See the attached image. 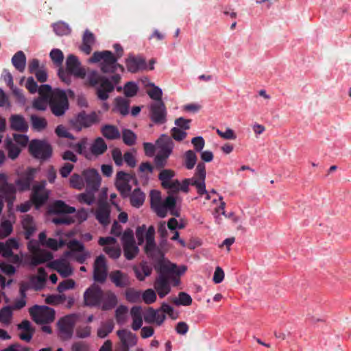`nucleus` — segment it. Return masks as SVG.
<instances>
[{"label":"nucleus","instance_id":"1","mask_svg":"<svg viewBox=\"0 0 351 351\" xmlns=\"http://www.w3.org/2000/svg\"><path fill=\"white\" fill-rule=\"evenodd\" d=\"M119 74L112 75L110 80L105 76L100 75L97 71H92L87 75L88 84L93 87L99 84L96 88V95L99 99L106 101L109 97V93L114 89V85L121 81Z\"/></svg>","mask_w":351,"mask_h":351},{"label":"nucleus","instance_id":"2","mask_svg":"<svg viewBox=\"0 0 351 351\" xmlns=\"http://www.w3.org/2000/svg\"><path fill=\"white\" fill-rule=\"evenodd\" d=\"M157 268L158 271H156L158 276L154 282V287L158 296L163 298L171 291L169 280L172 278V276H179L182 275L186 271V268L184 266L180 268H178V267H167L164 265H159Z\"/></svg>","mask_w":351,"mask_h":351},{"label":"nucleus","instance_id":"3","mask_svg":"<svg viewBox=\"0 0 351 351\" xmlns=\"http://www.w3.org/2000/svg\"><path fill=\"white\" fill-rule=\"evenodd\" d=\"M117 58L110 51H95L90 58L93 63L100 62V69L104 73L116 74L117 69L124 71L123 65L117 62Z\"/></svg>","mask_w":351,"mask_h":351},{"label":"nucleus","instance_id":"4","mask_svg":"<svg viewBox=\"0 0 351 351\" xmlns=\"http://www.w3.org/2000/svg\"><path fill=\"white\" fill-rule=\"evenodd\" d=\"M206 175V171L204 163H198L194 176L189 179H184L182 184H180V190L188 193L189 186L192 185L195 186L199 195H203L204 193H206L205 184Z\"/></svg>","mask_w":351,"mask_h":351},{"label":"nucleus","instance_id":"5","mask_svg":"<svg viewBox=\"0 0 351 351\" xmlns=\"http://www.w3.org/2000/svg\"><path fill=\"white\" fill-rule=\"evenodd\" d=\"M48 103L51 112L58 117L64 115L69 108L67 95L63 90L60 89L54 90V93L51 98H49Z\"/></svg>","mask_w":351,"mask_h":351},{"label":"nucleus","instance_id":"6","mask_svg":"<svg viewBox=\"0 0 351 351\" xmlns=\"http://www.w3.org/2000/svg\"><path fill=\"white\" fill-rule=\"evenodd\" d=\"M29 152L35 158L47 160L53 153L51 145L45 141L32 140L29 144Z\"/></svg>","mask_w":351,"mask_h":351},{"label":"nucleus","instance_id":"7","mask_svg":"<svg viewBox=\"0 0 351 351\" xmlns=\"http://www.w3.org/2000/svg\"><path fill=\"white\" fill-rule=\"evenodd\" d=\"M99 122V118L95 112L87 114L84 110L81 111L70 120L71 127L78 132L82 128H90Z\"/></svg>","mask_w":351,"mask_h":351},{"label":"nucleus","instance_id":"8","mask_svg":"<svg viewBox=\"0 0 351 351\" xmlns=\"http://www.w3.org/2000/svg\"><path fill=\"white\" fill-rule=\"evenodd\" d=\"M138 184L137 179L134 173H128L123 171H118L116 175L115 186L123 198L128 197L132 191L130 182Z\"/></svg>","mask_w":351,"mask_h":351},{"label":"nucleus","instance_id":"9","mask_svg":"<svg viewBox=\"0 0 351 351\" xmlns=\"http://www.w3.org/2000/svg\"><path fill=\"white\" fill-rule=\"evenodd\" d=\"M29 312L37 324H48L55 319V311L47 306L34 305L29 308Z\"/></svg>","mask_w":351,"mask_h":351},{"label":"nucleus","instance_id":"10","mask_svg":"<svg viewBox=\"0 0 351 351\" xmlns=\"http://www.w3.org/2000/svg\"><path fill=\"white\" fill-rule=\"evenodd\" d=\"M121 241L123 247V253L126 259H134L138 253V247L136 245L133 231L127 229L121 237Z\"/></svg>","mask_w":351,"mask_h":351},{"label":"nucleus","instance_id":"11","mask_svg":"<svg viewBox=\"0 0 351 351\" xmlns=\"http://www.w3.org/2000/svg\"><path fill=\"white\" fill-rule=\"evenodd\" d=\"M0 193L8 206L11 208L16 199V187L14 184L8 182V176L4 173H0Z\"/></svg>","mask_w":351,"mask_h":351},{"label":"nucleus","instance_id":"12","mask_svg":"<svg viewBox=\"0 0 351 351\" xmlns=\"http://www.w3.org/2000/svg\"><path fill=\"white\" fill-rule=\"evenodd\" d=\"M47 182L42 180L32 186L31 201L38 208L45 204L49 199V191L46 189Z\"/></svg>","mask_w":351,"mask_h":351},{"label":"nucleus","instance_id":"13","mask_svg":"<svg viewBox=\"0 0 351 351\" xmlns=\"http://www.w3.org/2000/svg\"><path fill=\"white\" fill-rule=\"evenodd\" d=\"M36 169L28 167L25 171L19 174L18 178L15 180V185L17 186L16 191L24 192L29 191L36 178Z\"/></svg>","mask_w":351,"mask_h":351},{"label":"nucleus","instance_id":"14","mask_svg":"<svg viewBox=\"0 0 351 351\" xmlns=\"http://www.w3.org/2000/svg\"><path fill=\"white\" fill-rule=\"evenodd\" d=\"M102 289L97 285H92L84 293V305L88 307H99L101 305Z\"/></svg>","mask_w":351,"mask_h":351},{"label":"nucleus","instance_id":"15","mask_svg":"<svg viewBox=\"0 0 351 351\" xmlns=\"http://www.w3.org/2000/svg\"><path fill=\"white\" fill-rule=\"evenodd\" d=\"M167 111L163 101H155L149 107V118L157 125H162L167 121Z\"/></svg>","mask_w":351,"mask_h":351},{"label":"nucleus","instance_id":"16","mask_svg":"<svg viewBox=\"0 0 351 351\" xmlns=\"http://www.w3.org/2000/svg\"><path fill=\"white\" fill-rule=\"evenodd\" d=\"M145 250L147 255L155 261L154 267L156 271H158L157 267L162 265H164L167 267H177L176 264L171 263L170 261L165 258L164 253L157 247L156 245H154L153 248H146Z\"/></svg>","mask_w":351,"mask_h":351},{"label":"nucleus","instance_id":"17","mask_svg":"<svg viewBox=\"0 0 351 351\" xmlns=\"http://www.w3.org/2000/svg\"><path fill=\"white\" fill-rule=\"evenodd\" d=\"M93 278L95 281L103 283L107 278V265L104 255L97 256L94 263Z\"/></svg>","mask_w":351,"mask_h":351},{"label":"nucleus","instance_id":"18","mask_svg":"<svg viewBox=\"0 0 351 351\" xmlns=\"http://www.w3.org/2000/svg\"><path fill=\"white\" fill-rule=\"evenodd\" d=\"M66 69L69 73L75 77L80 78L86 77L85 69L81 66V63L78 58L73 54L69 55L66 58Z\"/></svg>","mask_w":351,"mask_h":351},{"label":"nucleus","instance_id":"19","mask_svg":"<svg viewBox=\"0 0 351 351\" xmlns=\"http://www.w3.org/2000/svg\"><path fill=\"white\" fill-rule=\"evenodd\" d=\"M74 321L73 316H66L58 322L59 337L62 340H68L72 337Z\"/></svg>","mask_w":351,"mask_h":351},{"label":"nucleus","instance_id":"20","mask_svg":"<svg viewBox=\"0 0 351 351\" xmlns=\"http://www.w3.org/2000/svg\"><path fill=\"white\" fill-rule=\"evenodd\" d=\"M125 65L128 71L132 73L147 69L145 59L140 56L129 55L125 60Z\"/></svg>","mask_w":351,"mask_h":351},{"label":"nucleus","instance_id":"21","mask_svg":"<svg viewBox=\"0 0 351 351\" xmlns=\"http://www.w3.org/2000/svg\"><path fill=\"white\" fill-rule=\"evenodd\" d=\"M82 176L87 189L93 191H97L99 189L101 178L97 170L94 169L84 170Z\"/></svg>","mask_w":351,"mask_h":351},{"label":"nucleus","instance_id":"22","mask_svg":"<svg viewBox=\"0 0 351 351\" xmlns=\"http://www.w3.org/2000/svg\"><path fill=\"white\" fill-rule=\"evenodd\" d=\"M111 209L110 205L106 202H99L95 210V216L100 224L106 227L110 223Z\"/></svg>","mask_w":351,"mask_h":351},{"label":"nucleus","instance_id":"23","mask_svg":"<svg viewBox=\"0 0 351 351\" xmlns=\"http://www.w3.org/2000/svg\"><path fill=\"white\" fill-rule=\"evenodd\" d=\"M101 305L99 306L102 311H109L114 308L117 303V297L111 291H102Z\"/></svg>","mask_w":351,"mask_h":351},{"label":"nucleus","instance_id":"24","mask_svg":"<svg viewBox=\"0 0 351 351\" xmlns=\"http://www.w3.org/2000/svg\"><path fill=\"white\" fill-rule=\"evenodd\" d=\"M48 266L58 271L63 278H67L73 274L71 267L64 260H55L49 263Z\"/></svg>","mask_w":351,"mask_h":351},{"label":"nucleus","instance_id":"25","mask_svg":"<svg viewBox=\"0 0 351 351\" xmlns=\"http://www.w3.org/2000/svg\"><path fill=\"white\" fill-rule=\"evenodd\" d=\"M158 310H154L152 307H148L144 313V320L148 324L156 322L158 325H161L166 316L164 313H160Z\"/></svg>","mask_w":351,"mask_h":351},{"label":"nucleus","instance_id":"26","mask_svg":"<svg viewBox=\"0 0 351 351\" xmlns=\"http://www.w3.org/2000/svg\"><path fill=\"white\" fill-rule=\"evenodd\" d=\"M109 277L112 282L117 287L125 288L130 285L128 276L119 270L112 271Z\"/></svg>","mask_w":351,"mask_h":351},{"label":"nucleus","instance_id":"27","mask_svg":"<svg viewBox=\"0 0 351 351\" xmlns=\"http://www.w3.org/2000/svg\"><path fill=\"white\" fill-rule=\"evenodd\" d=\"M50 211L54 214H70L75 213V208L62 200H56L51 204Z\"/></svg>","mask_w":351,"mask_h":351},{"label":"nucleus","instance_id":"28","mask_svg":"<svg viewBox=\"0 0 351 351\" xmlns=\"http://www.w3.org/2000/svg\"><path fill=\"white\" fill-rule=\"evenodd\" d=\"M22 285L27 287V290L33 289L34 291H40L45 287V281L43 277H37L31 276L28 281H22Z\"/></svg>","mask_w":351,"mask_h":351},{"label":"nucleus","instance_id":"29","mask_svg":"<svg viewBox=\"0 0 351 351\" xmlns=\"http://www.w3.org/2000/svg\"><path fill=\"white\" fill-rule=\"evenodd\" d=\"M117 335L120 339L122 345L133 346L136 343L137 338L135 334L126 329L119 330Z\"/></svg>","mask_w":351,"mask_h":351},{"label":"nucleus","instance_id":"30","mask_svg":"<svg viewBox=\"0 0 351 351\" xmlns=\"http://www.w3.org/2000/svg\"><path fill=\"white\" fill-rule=\"evenodd\" d=\"M88 145V141L86 137L81 138L77 143H69V147L80 155H83L86 158H90V153L86 150Z\"/></svg>","mask_w":351,"mask_h":351},{"label":"nucleus","instance_id":"31","mask_svg":"<svg viewBox=\"0 0 351 351\" xmlns=\"http://www.w3.org/2000/svg\"><path fill=\"white\" fill-rule=\"evenodd\" d=\"M108 149V145L101 137L96 138L90 145V154L96 157L104 154Z\"/></svg>","mask_w":351,"mask_h":351},{"label":"nucleus","instance_id":"32","mask_svg":"<svg viewBox=\"0 0 351 351\" xmlns=\"http://www.w3.org/2000/svg\"><path fill=\"white\" fill-rule=\"evenodd\" d=\"M18 329L23 330L24 332L19 335V337L21 340L29 342L31 341L32 336L34 332V329L32 327L29 321L25 319L18 325Z\"/></svg>","mask_w":351,"mask_h":351},{"label":"nucleus","instance_id":"33","mask_svg":"<svg viewBox=\"0 0 351 351\" xmlns=\"http://www.w3.org/2000/svg\"><path fill=\"white\" fill-rule=\"evenodd\" d=\"M130 204L133 207L140 208L143 206L145 199V194L141 189L136 188L132 192L130 193Z\"/></svg>","mask_w":351,"mask_h":351},{"label":"nucleus","instance_id":"34","mask_svg":"<svg viewBox=\"0 0 351 351\" xmlns=\"http://www.w3.org/2000/svg\"><path fill=\"white\" fill-rule=\"evenodd\" d=\"M156 145L160 148V151L171 154L173 148V142L170 136L162 134L156 141Z\"/></svg>","mask_w":351,"mask_h":351},{"label":"nucleus","instance_id":"35","mask_svg":"<svg viewBox=\"0 0 351 351\" xmlns=\"http://www.w3.org/2000/svg\"><path fill=\"white\" fill-rule=\"evenodd\" d=\"M176 206V200L172 195H168L164 201H162L159 208H161L162 213H156V214L161 218L167 216V212L171 209L175 208Z\"/></svg>","mask_w":351,"mask_h":351},{"label":"nucleus","instance_id":"36","mask_svg":"<svg viewBox=\"0 0 351 351\" xmlns=\"http://www.w3.org/2000/svg\"><path fill=\"white\" fill-rule=\"evenodd\" d=\"M101 132L108 140L118 139L121 136L119 129L113 125L106 124L103 125L101 128Z\"/></svg>","mask_w":351,"mask_h":351},{"label":"nucleus","instance_id":"37","mask_svg":"<svg viewBox=\"0 0 351 351\" xmlns=\"http://www.w3.org/2000/svg\"><path fill=\"white\" fill-rule=\"evenodd\" d=\"M95 43V36L89 30H86L83 36V43L81 50L86 54H90L92 51V47Z\"/></svg>","mask_w":351,"mask_h":351},{"label":"nucleus","instance_id":"38","mask_svg":"<svg viewBox=\"0 0 351 351\" xmlns=\"http://www.w3.org/2000/svg\"><path fill=\"white\" fill-rule=\"evenodd\" d=\"M130 314L133 319L132 328L134 330H138L143 324L141 307L138 306H133L131 308Z\"/></svg>","mask_w":351,"mask_h":351},{"label":"nucleus","instance_id":"39","mask_svg":"<svg viewBox=\"0 0 351 351\" xmlns=\"http://www.w3.org/2000/svg\"><path fill=\"white\" fill-rule=\"evenodd\" d=\"M10 127L16 131L24 132L27 130V125L21 115L14 114L10 117Z\"/></svg>","mask_w":351,"mask_h":351},{"label":"nucleus","instance_id":"40","mask_svg":"<svg viewBox=\"0 0 351 351\" xmlns=\"http://www.w3.org/2000/svg\"><path fill=\"white\" fill-rule=\"evenodd\" d=\"M22 226L25 230V238L28 240L36 230L33 217L29 215H25L22 221Z\"/></svg>","mask_w":351,"mask_h":351},{"label":"nucleus","instance_id":"41","mask_svg":"<svg viewBox=\"0 0 351 351\" xmlns=\"http://www.w3.org/2000/svg\"><path fill=\"white\" fill-rule=\"evenodd\" d=\"M12 63L16 70L23 72L26 66V56L23 51H17L12 58Z\"/></svg>","mask_w":351,"mask_h":351},{"label":"nucleus","instance_id":"42","mask_svg":"<svg viewBox=\"0 0 351 351\" xmlns=\"http://www.w3.org/2000/svg\"><path fill=\"white\" fill-rule=\"evenodd\" d=\"M150 206L155 213H162L161 208H159L161 202V193L157 190L150 191Z\"/></svg>","mask_w":351,"mask_h":351},{"label":"nucleus","instance_id":"43","mask_svg":"<svg viewBox=\"0 0 351 351\" xmlns=\"http://www.w3.org/2000/svg\"><path fill=\"white\" fill-rule=\"evenodd\" d=\"M170 301L176 306H189L192 304V298L185 292H180L178 297L171 298Z\"/></svg>","mask_w":351,"mask_h":351},{"label":"nucleus","instance_id":"44","mask_svg":"<svg viewBox=\"0 0 351 351\" xmlns=\"http://www.w3.org/2000/svg\"><path fill=\"white\" fill-rule=\"evenodd\" d=\"M53 258V256L50 252H39L35 253L31 258V265L37 266Z\"/></svg>","mask_w":351,"mask_h":351},{"label":"nucleus","instance_id":"45","mask_svg":"<svg viewBox=\"0 0 351 351\" xmlns=\"http://www.w3.org/2000/svg\"><path fill=\"white\" fill-rule=\"evenodd\" d=\"M114 324L112 319H109L101 324V327L97 330V336L99 338H105L114 329Z\"/></svg>","mask_w":351,"mask_h":351},{"label":"nucleus","instance_id":"46","mask_svg":"<svg viewBox=\"0 0 351 351\" xmlns=\"http://www.w3.org/2000/svg\"><path fill=\"white\" fill-rule=\"evenodd\" d=\"M152 271V268L147 263L141 264V268H134V272L136 278L140 280L143 281L145 278L150 276Z\"/></svg>","mask_w":351,"mask_h":351},{"label":"nucleus","instance_id":"47","mask_svg":"<svg viewBox=\"0 0 351 351\" xmlns=\"http://www.w3.org/2000/svg\"><path fill=\"white\" fill-rule=\"evenodd\" d=\"M32 128L36 131H42L46 128L47 121L44 117H40L35 114L30 117Z\"/></svg>","mask_w":351,"mask_h":351},{"label":"nucleus","instance_id":"48","mask_svg":"<svg viewBox=\"0 0 351 351\" xmlns=\"http://www.w3.org/2000/svg\"><path fill=\"white\" fill-rule=\"evenodd\" d=\"M116 106L119 112L123 116L129 113L130 101L123 97H117L115 99Z\"/></svg>","mask_w":351,"mask_h":351},{"label":"nucleus","instance_id":"49","mask_svg":"<svg viewBox=\"0 0 351 351\" xmlns=\"http://www.w3.org/2000/svg\"><path fill=\"white\" fill-rule=\"evenodd\" d=\"M122 138L125 145L132 146L136 143V135L131 130L124 129L122 131Z\"/></svg>","mask_w":351,"mask_h":351},{"label":"nucleus","instance_id":"50","mask_svg":"<svg viewBox=\"0 0 351 351\" xmlns=\"http://www.w3.org/2000/svg\"><path fill=\"white\" fill-rule=\"evenodd\" d=\"M53 63L57 66H61L64 60V54L59 49H53L49 53Z\"/></svg>","mask_w":351,"mask_h":351},{"label":"nucleus","instance_id":"51","mask_svg":"<svg viewBox=\"0 0 351 351\" xmlns=\"http://www.w3.org/2000/svg\"><path fill=\"white\" fill-rule=\"evenodd\" d=\"M197 162V156L193 150H188L184 154V164L187 169H192Z\"/></svg>","mask_w":351,"mask_h":351},{"label":"nucleus","instance_id":"52","mask_svg":"<svg viewBox=\"0 0 351 351\" xmlns=\"http://www.w3.org/2000/svg\"><path fill=\"white\" fill-rule=\"evenodd\" d=\"M175 176V172L171 169H163L158 175V179L161 181L162 187L166 186Z\"/></svg>","mask_w":351,"mask_h":351},{"label":"nucleus","instance_id":"53","mask_svg":"<svg viewBox=\"0 0 351 351\" xmlns=\"http://www.w3.org/2000/svg\"><path fill=\"white\" fill-rule=\"evenodd\" d=\"M128 308L126 306H119L115 311V318L119 324H123L126 322Z\"/></svg>","mask_w":351,"mask_h":351},{"label":"nucleus","instance_id":"54","mask_svg":"<svg viewBox=\"0 0 351 351\" xmlns=\"http://www.w3.org/2000/svg\"><path fill=\"white\" fill-rule=\"evenodd\" d=\"M171 154L159 151L154 158V163L157 169L163 168L167 164V160Z\"/></svg>","mask_w":351,"mask_h":351},{"label":"nucleus","instance_id":"55","mask_svg":"<svg viewBox=\"0 0 351 351\" xmlns=\"http://www.w3.org/2000/svg\"><path fill=\"white\" fill-rule=\"evenodd\" d=\"M66 296L64 294L50 295L45 299V302L49 304L58 305L66 302Z\"/></svg>","mask_w":351,"mask_h":351},{"label":"nucleus","instance_id":"56","mask_svg":"<svg viewBox=\"0 0 351 351\" xmlns=\"http://www.w3.org/2000/svg\"><path fill=\"white\" fill-rule=\"evenodd\" d=\"M6 149L8 151V157L12 160L16 159L21 152L20 148L10 140L6 142Z\"/></svg>","mask_w":351,"mask_h":351},{"label":"nucleus","instance_id":"57","mask_svg":"<svg viewBox=\"0 0 351 351\" xmlns=\"http://www.w3.org/2000/svg\"><path fill=\"white\" fill-rule=\"evenodd\" d=\"M37 92H38L40 96L43 99L49 101V98H51V96L54 93V90H52L51 86L48 84H43L38 88Z\"/></svg>","mask_w":351,"mask_h":351},{"label":"nucleus","instance_id":"58","mask_svg":"<svg viewBox=\"0 0 351 351\" xmlns=\"http://www.w3.org/2000/svg\"><path fill=\"white\" fill-rule=\"evenodd\" d=\"M95 192L86 189V192L82 193L79 195L78 200L82 203H85L87 205L93 204L95 199Z\"/></svg>","mask_w":351,"mask_h":351},{"label":"nucleus","instance_id":"59","mask_svg":"<svg viewBox=\"0 0 351 351\" xmlns=\"http://www.w3.org/2000/svg\"><path fill=\"white\" fill-rule=\"evenodd\" d=\"M138 88L133 82H127L123 88L124 94L128 97H132L136 95Z\"/></svg>","mask_w":351,"mask_h":351},{"label":"nucleus","instance_id":"60","mask_svg":"<svg viewBox=\"0 0 351 351\" xmlns=\"http://www.w3.org/2000/svg\"><path fill=\"white\" fill-rule=\"evenodd\" d=\"M13 230L12 223L9 220H5L1 222L0 226V236L2 238L8 237Z\"/></svg>","mask_w":351,"mask_h":351},{"label":"nucleus","instance_id":"61","mask_svg":"<svg viewBox=\"0 0 351 351\" xmlns=\"http://www.w3.org/2000/svg\"><path fill=\"white\" fill-rule=\"evenodd\" d=\"M70 184L77 189H83L84 186V177L76 173L72 175L70 178Z\"/></svg>","mask_w":351,"mask_h":351},{"label":"nucleus","instance_id":"62","mask_svg":"<svg viewBox=\"0 0 351 351\" xmlns=\"http://www.w3.org/2000/svg\"><path fill=\"white\" fill-rule=\"evenodd\" d=\"M142 298L145 304H151L156 302L157 296L156 292L153 289H148L143 293Z\"/></svg>","mask_w":351,"mask_h":351},{"label":"nucleus","instance_id":"63","mask_svg":"<svg viewBox=\"0 0 351 351\" xmlns=\"http://www.w3.org/2000/svg\"><path fill=\"white\" fill-rule=\"evenodd\" d=\"M147 94L150 97V98L155 100L156 101H162V92L159 87L152 84V88L147 90Z\"/></svg>","mask_w":351,"mask_h":351},{"label":"nucleus","instance_id":"64","mask_svg":"<svg viewBox=\"0 0 351 351\" xmlns=\"http://www.w3.org/2000/svg\"><path fill=\"white\" fill-rule=\"evenodd\" d=\"M141 292L134 289H128L125 291L126 299L130 302H136L140 300Z\"/></svg>","mask_w":351,"mask_h":351}]
</instances>
